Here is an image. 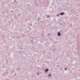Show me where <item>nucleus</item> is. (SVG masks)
<instances>
[{
	"label": "nucleus",
	"instance_id": "f257e3e1",
	"mask_svg": "<svg viewBox=\"0 0 80 80\" xmlns=\"http://www.w3.org/2000/svg\"><path fill=\"white\" fill-rule=\"evenodd\" d=\"M65 14L64 12H61L59 14V15H63Z\"/></svg>",
	"mask_w": 80,
	"mask_h": 80
},
{
	"label": "nucleus",
	"instance_id": "f03ea898",
	"mask_svg": "<svg viewBox=\"0 0 80 80\" xmlns=\"http://www.w3.org/2000/svg\"><path fill=\"white\" fill-rule=\"evenodd\" d=\"M61 35V34L60 33V32H59L58 34V36L59 37V36H60Z\"/></svg>",
	"mask_w": 80,
	"mask_h": 80
},
{
	"label": "nucleus",
	"instance_id": "7ed1b4c3",
	"mask_svg": "<svg viewBox=\"0 0 80 80\" xmlns=\"http://www.w3.org/2000/svg\"><path fill=\"white\" fill-rule=\"evenodd\" d=\"M49 70V69L47 68L45 70H44L45 72H47Z\"/></svg>",
	"mask_w": 80,
	"mask_h": 80
},
{
	"label": "nucleus",
	"instance_id": "20e7f679",
	"mask_svg": "<svg viewBox=\"0 0 80 80\" xmlns=\"http://www.w3.org/2000/svg\"><path fill=\"white\" fill-rule=\"evenodd\" d=\"M52 75L51 74H49L48 75V77H51Z\"/></svg>",
	"mask_w": 80,
	"mask_h": 80
},
{
	"label": "nucleus",
	"instance_id": "39448f33",
	"mask_svg": "<svg viewBox=\"0 0 80 80\" xmlns=\"http://www.w3.org/2000/svg\"><path fill=\"white\" fill-rule=\"evenodd\" d=\"M37 19H38V22H39V21H40V18H38Z\"/></svg>",
	"mask_w": 80,
	"mask_h": 80
},
{
	"label": "nucleus",
	"instance_id": "423d86ee",
	"mask_svg": "<svg viewBox=\"0 0 80 80\" xmlns=\"http://www.w3.org/2000/svg\"><path fill=\"white\" fill-rule=\"evenodd\" d=\"M67 68H65V70H67Z\"/></svg>",
	"mask_w": 80,
	"mask_h": 80
},
{
	"label": "nucleus",
	"instance_id": "0eeeda50",
	"mask_svg": "<svg viewBox=\"0 0 80 80\" xmlns=\"http://www.w3.org/2000/svg\"><path fill=\"white\" fill-rule=\"evenodd\" d=\"M59 14H58L57 15V17H58V16H59Z\"/></svg>",
	"mask_w": 80,
	"mask_h": 80
},
{
	"label": "nucleus",
	"instance_id": "6e6552de",
	"mask_svg": "<svg viewBox=\"0 0 80 80\" xmlns=\"http://www.w3.org/2000/svg\"><path fill=\"white\" fill-rule=\"evenodd\" d=\"M30 25L31 26H32V24H30Z\"/></svg>",
	"mask_w": 80,
	"mask_h": 80
},
{
	"label": "nucleus",
	"instance_id": "1a4fd4ad",
	"mask_svg": "<svg viewBox=\"0 0 80 80\" xmlns=\"http://www.w3.org/2000/svg\"><path fill=\"white\" fill-rule=\"evenodd\" d=\"M16 1V0H14V3H15V2Z\"/></svg>",
	"mask_w": 80,
	"mask_h": 80
},
{
	"label": "nucleus",
	"instance_id": "9d476101",
	"mask_svg": "<svg viewBox=\"0 0 80 80\" xmlns=\"http://www.w3.org/2000/svg\"><path fill=\"white\" fill-rule=\"evenodd\" d=\"M47 17H49V15H48V16H47Z\"/></svg>",
	"mask_w": 80,
	"mask_h": 80
},
{
	"label": "nucleus",
	"instance_id": "9b49d317",
	"mask_svg": "<svg viewBox=\"0 0 80 80\" xmlns=\"http://www.w3.org/2000/svg\"><path fill=\"white\" fill-rule=\"evenodd\" d=\"M42 21H40V23H42Z\"/></svg>",
	"mask_w": 80,
	"mask_h": 80
},
{
	"label": "nucleus",
	"instance_id": "f8f14e48",
	"mask_svg": "<svg viewBox=\"0 0 80 80\" xmlns=\"http://www.w3.org/2000/svg\"><path fill=\"white\" fill-rule=\"evenodd\" d=\"M37 74L38 75H39V73H37Z\"/></svg>",
	"mask_w": 80,
	"mask_h": 80
},
{
	"label": "nucleus",
	"instance_id": "ddd939ff",
	"mask_svg": "<svg viewBox=\"0 0 80 80\" xmlns=\"http://www.w3.org/2000/svg\"><path fill=\"white\" fill-rule=\"evenodd\" d=\"M60 25H62V23H60Z\"/></svg>",
	"mask_w": 80,
	"mask_h": 80
},
{
	"label": "nucleus",
	"instance_id": "4468645a",
	"mask_svg": "<svg viewBox=\"0 0 80 80\" xmlns=\"http://www.w3.org/2000/svg\"><path fill=\"white\" fill-rule=\"evenodd\" d=\"M11 12H12V11H11Z\"/></svg>",
	"mask_w": 80,
	"mask_h": 80
},
{
	"label": "nucleus",
	"instance_id": "2eb2a0df",
	"mask_svg": "<svg viewBox=\"0 0 80 80\" xmlns=\"http://www.w3.org/2000/svg\"><path fill=\"white\" fill-rule=\"evenodd\" d=\"M73 69H74L73 68H72V70H73Z\"/></svg>",
	"mask_w": 80,
	"mask_h": 80
},
{
	"label": "nucleus",
	"instance_id": "dca6fc26",
	"mask_svg": "<svg viewBox=\"0 0 80 80\" xmlns=\"http://www.w3.org/2000/svg\"><path fill=\"white\" fill-rule=\"evenodd\" d=\"M38 25H39V23H38Z\"/></svg>",
	"mask_w": 80,
	"mask_h": 80
},
{
	"label": "nucleus",
	"instance_id": "f3484780",
	"mask_svg": "<svg viewBox=\"0 0 80 80\" xmlns=\"http://www.w3.org/2000/svg\"><path fill=\"white\" fill-rule=\"evenodd\" d=\"M22 48H21V50H22Z\"/></svg>",
	"mask_w": 80,
	"mask_h": 80
},
{
	"label": "nucleus",
	"instance_id": "a211bd4d",
	"mask_svg": "<svg viewBox=\"0 0 80 80\" xmlns=\"http://www.w3.org/2000/svg\"><path fill=\"white\" fill-rule=\"evenodd\" d=\"M68 57H69V55H68Z\"/></svg>",
	"mask_w": 80,
	"mask_h": 80
},
{
	"label": "nucleus",
	"instance_id": "6ab92c4d",
	"mask_svg": "<svg viewBox=\"0 0 80 80\" xmlns=\"http://www.w3.org/2000/svg\"><path fill=\"white\" fill-rule=\"evenodd\" d=\"M27 6H28V4H27Z\"/></svg>",
	"mask_w": 80,
	"mask_h": 80
},
{
	"label": "nucleus",
	"instance_id": "aec40b11",
	"mask_svg": "<svg viewBox=\"0 0 80 80\" xmlns=\"http://www.w3.org/2000/svg\"><path fill=\"white\" fill-rule=\"evenodd\" d=\"M70 73H71V72H70Z\"/></svg>",
	"mask_w": 80,
	"mask_h": 80
},
{
	"label": "nucleus",
	"instance_id": "412c9836",
	"mask_svg": "<svg viewBox=\"0 0 80 80\" xmlns=\"http://www.w3.org/2000/svg\"><path fill=\"white\" fill-rule=\"evenodd\" d=\"M28 13H27V14H28Z\"/></svg>",
	"mask_w": 80,
	"mask_h": 80
},
{
	"label": "nucleus",
	"instance_id": "4be33fe9",
	"mask_svg": "<svg viewBox=\"0 0 80 80\" xmlns=\"http://www.w3.org/2000/svg\"><path fill=\"white\" fill-rule=\"evenodd\" d=\"M6 70H7V69H6Z\"/></svg>",
	"mask_w": 80,
	"mask_h": 80
},
{
	"label": "nucleus",
	"instance_id": "5701e85b",
	"mask_svg": "<svg viewBox=\"0 0 80 80\" xmlns=\"http://www.w3.org/2000/svg\"><path fill=\"white\" fill-rule=\"evenodd\" d=\"M61 70H62V68H61Z\"/></svg>",
	"mask_w": 80,
	"mask_h": 80
},
{
	"label": "nucleus",
	"instance_id": "b1692460",
	"mask_svg": "<svg viewBox=\"0 0 80 80\" xmlns=\"http://www.w3.org/2000/svg\"><path fill=\"white\" fill-rule=\"evenodd\" d=\"M3 68H4V67H3Z\"/></svg>",
	"mask_w": 80,
	"mask_h": 80
}]
</instances>
